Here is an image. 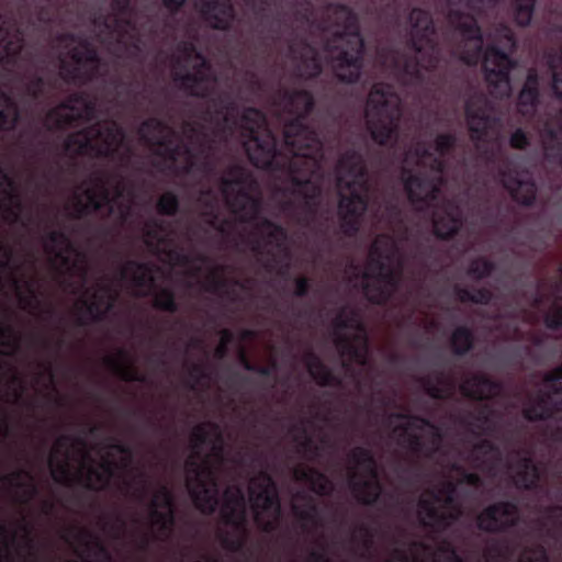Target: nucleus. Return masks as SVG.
<instances>
[{"mask_svg":"<svg viewBox=\"0 0 562 562\" xmlns=\"http://www.w3.org/2000/svg\"><path fill=\"white\" fill-rule=\"evenodd\" d=\"M101 290L102 293L93 294L92 301H81L86 313L93 323L104 322L117 300V294L109 285H104Z\"/></svg>","mask_w":562,"mask_h":562,"instance_id":"7c9ffc66","label":"nucleus"},{"mask_svg":"<svg viewBox=\"0 0 562 562\" xmlns=\"http://www.w3.org/2000/svg\"><path fill=\"white\" fill-rule=\"evenodd\" d=\"M167 128L168 125L161 119L151 116L139 124L137 135L144 144L153 147Z\"/></svg>","mask_w":562,"mask_h":562,"instance_id":"a19ab883","label":"nucleus"},{"mask_svg":"<svg viewBox=\"0 0 562 562\" xmlns=\"http://www.w3.org/2000/svg\"><path fill=\"white\" fill-rule=\"evenodd\" d=\"M311 27L316 35L311 42H304L295 56L297 76L313 78L326 61L340 81L358 80L363 41L355 13L345 5L329 4L319 20L311 21Z\"/></svg>","mask_w":562,"mask_h":562,"instance_id":"20e7f679","label":"nucleus"},{"mask_svg":"<svg viewBox=\"0 0 562 562\" xmlns=\"http://www.w3.org/2000/svg\"><path fill=\"white\" fill-rule=\"evenodd\" d=\"M294 508L304 532L313 539L307 550V562H331V555L345 549L360 559L372 560L374 532L369 525L361 524L358 530L352 531L350 539L345 541L334 530L341 524L337 513L331 514L330 526H328L324 513L314 499L311 498L303 509H299L296 505Z\"/></svg>","mask_w":562,"mask_h":562,"instance_id":"1a4fd4ad","label":"nucleus"},{"mask_svg":"<svg viewBox=\"0 0 562 562\" xmlns=\"http://www.w3.org/2000/svg\"><path fill=\"white\" fill-rule=\"evenodd\" d=\"M513 555L507 543L493 540L482 554L479 555V562H505Z\"/></svg>","mask_w":562,"mask_h":562,"instance_id":"a18cd8bd","label":"nucleus"},{"mask_svg":"<svg viewBox=\"0 0 562 562\" xmlns=\"http://www.w3.org/2000/svg\"><path fill=\"white\" fill-rule=\"evenodd\" d=\"M45 238L46 252L49 255H54V257L60 260L64 266H68L70 263V259L61 250L63 246L67 247L68 249L72 248L68 234L63 229H49L48 232H46Z\"/></svg>","mask_w":562,"mask_h":562,"instance_id":"58836bf2","label":"nucleus"},{"mask_svg":"<svg viewBox=\"0 0 562 562\" xmlns=\"http://www.w3.org/2000/svg\"><path fill=\"white\" fill-rule=\"evenodd\" d=\"M21 121V111L15 100L0 88V131L13 132Z\"/></svg>","mask_w":562,"mask_h":562,"instance_id":"e433bc0d","label":"nucleus"},{"mask_svg":"<svg viewBox=\"0 0 562 562\" xmlns=\"http://www.w3.org/2000/svg\"><path fill=\"white\" fill-rule=\"evenodd\" d=\"M132 1L133 0H112L111 7L112 10L116 13L117 24H122L124 26L135 29V23L130 18L133 9H132Z\"/></svg>","mask_w":562,"mask_h":562,"instance_id":"680f3d73","label":"nucleus"},{"mask_svg":"<svg viewBox=\"0 0 562 562\" xmlns=\"http://www.w3.org/2000/svg\"><path fill=\"white\" fill-rule=\"evenodd\" d=\"M100 124L94 123L77 132L69 134L64 142V150L72 158L93 155L95 156V142L93 136H101Z\"/></svg>","mask_w":562,"mask_h":562,"instance_id":"c756f323","label":"nucleus"},{"mask_svg":"<svg viewBox=\"0 0 562 562\" xmlns=\"http://www.w3.org/2000/svg\"><path fill=\"white\" fill-rule=\"evenodd\" d=\"M547 63L552 72V89L562 99V46L558 52L548 54Z\"/></svg>","mask_w":562,"mask_h":562,"instance_id":"8fccbe9b","label":"nucleus"},{"mask_svg":"<svg viewBox=\"0 0 562 562\" xmlns=\"http://www.w3.org/2000/svg\"><path fill=\"white\" fill-rule=\"evenodd\" d=\"M239 362L241 367L248 372L256 373L262 376H268L271 373V368L269 366L252 362L245 350H241L239 352Z\"/></svg>","mask_w":562,"mask_h":562,"instance_id":"69168bd1","label":"nucleus"},{"mask_svg":"<svg viewBox=\"0 0 562 562\" xmlns=\"http://www.w3.org/2000/svg\"><path fill=\"white\" fill-rule=\"evenodd\" d=\"M239 222L249 225L240 241L256 257L271 256L278 262L281 254V225L262 216V200L245 189H239L229 202Z\"/></svg>","mask_w":562,"mask_h":562,"instance_id":"9b49d317","label":"nucleus"},{"mask_svg":"<svg viewBox=\"0 0 562 562\" xmlns=\"http://www.w3.org/2000/svg\"><path fill=\"white\" fill-rule=\"evenodd\" d=\"M302 476L318 495H328L334 491L333 481L325 473L316 469L307 468L302 471Z\"/></svg>","mask_w":562,"mask_h":562,"instance_id":"79ce46f5","label":"nucleus"},{"mask_svg":"<svg viewBox=\"0 0 562 562\" xmlns=\"http://www.w3.org/2000/svg\"><path fill=\"white\" fill-rule=\"evenodd\" d=\"M226 267L218 265L213 267L210 274L206 278V291L211 293H222L228 290V280L224 278Z\"/></svg>","mask_w":562,"mask_h":562,"instance_id":"6e6d98bb","label":"nucleus"},{"mask_svg":"<svg viewBox=\"0 0 562 562\" xmlns=\"http://www.w3.org/2000/svg\"><path fill=\"white\" fill-rule=\"evenodd\" d=\"M465 117L477 150L490 159L501 145L503 114L482 93H474L465 103Z\"/></svg>","mask_w":562,"mask_h":562,"instance_id":"dca6fc26","label":"nucleus"},{"mask_svg":"<svg viewBox=\"0 0 562 562\" xmlns=\"http://www.w3.org/2000/svg\"><path fill=\"white\" fill-rule=\"evenodd\" d=\"M562 361L547 373L536 395L528 400L524 415L529 420L544 423V436L562 445Z\"/></svg>","mask_w":562,"mask_h":562,"instance_id":"ddd939ff","label":"nucleus"},{"mask_svg":"<svg viewBox=\"0 0 562 562\" xmlns=\"http://www.w3.org/2000/svg\"><path fill=\"white\" fill-rule=\"evenodd\" d=\"M442 10L447 12L448 21L460 43L452 49L456 57L469 65L477 64L481 59L490 92L495 98L510 94L509 70L514 61L508 53L515 47V38L510 27L497 24L487 35V44L483 50V38L476 25L475 15L492 8L497 0H440Z\"/></svg>","mask_w":562,"mask_h":562,"instance_id":"7ed1b4c3","label":"nucleus"},{"mask_svg":"<svg viewBox=\"0 0 562 562\" xmlns=\"http://www.w3.org/2000/svg\"><path fill=\"white\" fill-rule=\"evenodd\" d=\"M122 279L131 278L133 285L137 289L154 288L155 278L153 265L137 260H128L120 270Z\"/></svg>","mask_w":562,"mask_h":562,"instance_id":"72a5a7b5","label":"nucleus"},{"mask_svg":"<svg viewBox=\"0 0 562 562\" xmlns=\"http://www.w3.org/2000/svg\"><path fill=\"white\" fill-rule=\"evenodd\" d=\"M457 299L462 302H473V303H481V304H487L492 300V293L486 289H463V288H456L454 290Z\"/></svg>","mask_w":562,"mask_h":562,"instance_id":"bf43d9fd","label":"nucleus"},{"mask_svg":"<svg viewBox=\"0 0 562 562\" xmlns=\"http://www.w3.org/2000/svg\"><path fill=\"white\" fill-rule=\"evenodd\" d=\"M101 136H93L95 142V157L114 158L119 154V148L125 139L124 128L116 122L112 121L104 126L100 124Z\"/></svg>","mask_w":562,"mask_h":562,"instance_id":"c85d7f7f","label":"nucleus"},{"mask_svg":"<svg viewBox=\"0 0 562 562\" xmlns=\"http://www.w3.org/2000/svg\"><path fill=\"white\" fill-rule=\"evenodd\" d=\"M179 198L172 191L162 193L156 203L157 213L162 216H175L179 212Z\"/></svg>","mask_w":562,"mask_h":562,"instance_id":"4d7b16f0","label":"nucleus"},{"mask_svg":"<svg viewBox=\"0 0 562 562\" xmlns=\"http://www.w3.org/2000/svg\"><path fill=\"white\" fill-rule=\"evenodd\" d=\"M106 364L112 368L115 373L126 382H145L146 378L144 374L139 373L132 366H125L120 360L113 357H108L105 359Z\"/></svg>","mask_w":562,"mask_h":562,"instance_id":"3c124183","label":"nucleus"},{"mask_svg":"<svg viewBox=\"0 0 562 562\" xmlns=\"http://www.w3.org/2000/svg\"><path fill=\"white\" fill-rule=\"evenodd\" d=\"M539 78L535 69H529L525 85L518 97V110L524 116L537 113Z\"/></svg>","mask_w":562,"mask_h":562,"instance_id":"f704fd0d","label":"nucleus"},{"mask_svg":"<svg viewBox=\"0 0 562 562\" xmlns=\"http://www.w3.org/2000/svg\"><path fill=\"white\" fill-rule=\"evenodd\" d=\"M461 393L471 398H490L501 393V385L485 375L475 374L464 379L460 385Z\"/></svg>","mask_w":562,"mask_h":562,"instance_id":"2f4dec72","label":"nucleus"},{"mask_svg":"<svg viewBox=\"0 0 562 562\" xmlns=\"http://www.w3.org/2000/svg\"><path fill=\"white\" fill-rule=\"evenodd\" d=\"M24 32L15 19L0 13V52L2 61L15 66L24 48Z\"/></svg>","mask_w":562,"mask_h":562,"instance_id":"393cba45","label":"nucleus"},{"mask_svg":"<svg viewBox=\"0 0 562 562\" xmlns=\"http://www.w3.org/2000/svg\"><path fill=\"white\" fill-rule=\"evenodd\" d=\"M313 105V95L306 89L289 93L283 88V159L286 153L296 156L297 161L294 164L302 161L311 171V176L305 179L307 183H313L325 158V144L321 133L308 124L307 115Z\"/></svg>","mask_w":562,"mask_h":562,"instance_id":"9d476101","label":"nucleus"},{"mask_svg":"<svg viewBox=\"0 0 562 562\" xmlns=\"http://www.w3.org/2000/svg\"><path fill=\"white\" fill-rule=\"evenodd\" d=\"M52 477L56 483L71 487L75 484H80L88 491L100 492L104 490L110 480L114 475L115 463L110 460H104L100 468L102 471H98L94 468H89L88 472L83 475L81 472L74 474L71 473L68 463L58 462L55 463V459L52 456L49 458Z\"/></svg>","mask_w":562,"mask_h":562,"instance_id":"4be33fe9","label":"nucleus"},{"mask_svg":"<svg viewBox=\"0 0 562 562\" xmlns=\"http://www.w3.org/2000/svg\"><path fill=\"white\" fill-rule=\"evenodd\" d=\"M88 203L83 204L80 200L75 205V211L71 214L74 218H82L92 212H98L103 209V202L99 200L98 194L94 190L89 189L86 191Z\"/></svg>","mask_w":562,"mask_h":562,"instance_id":"603ef678","label":"nucleus"},{"mask_svg":"<svg viewBox=\"0 0 562 562\" xmlns=\"http://www.w3.org/2000/svg\"><path fill=\"white\" fill-rule=\"evenodd\" d=\"M411 44L407 52L381 53L379 63L403 85H423L432 80L440 61L432 21L429 14L414 9L408 18Z\"/></svg>","mask_w":562,"mask_h":562,"instance_id":"6e6552de","label":"nucleus"},{"mask_svg":"<svg viewBox=\"0 0 562 562\" xmlns=\"http://www.w3.org/2000/svg\"><path fill=\"white\" fill-rule=\"evenodd\" d=\"M3 178L8 186L11 188V191L5 192V196L10 203L3 206L4 218L11 220L13 223H19L21 221V212L24 209L23 202L21 196L13 192L15 188L14 181L7 175H4Z\"/></svg>","mask_w":562,"mask_h":562,"instance_id":"37998d69","label":"nucleus"},{"mask_svg":"<svg viewBox=\"0 0 562 562\" xmlns=\"http://www.w3.org/2000/svg\"><path fill=\"white\" fill-rule=\"evenodd\" d=\"M406 241V229L397 236L378 235L370 248L366 268L350 267L349 284L373 303L389 301L402 286L407 267L403 252Z\"/></svg>","mask_w":562,"mask_h":562,"instance_id":"0eeeda50","label":"nucleus"},{"mask_svg":"<svg viewBox=\"0 0 562 562\" xmlns=\"http://www.w3.org/2000/svg\"><path fill=\"white\" fill-rule=\"evenodd\" d=\"M341 422L331 404H314L301 422L300 445L314 458L333 453L337 448L336 436L340 431Z\"/></svg>","mask_w":562,"mask_h":562,"instance_id":"2eb2a0df","label":"nucleus"},{"mask_svg":"<svg viewBox=\"0 0 562 562\" xmlns=\"http://www.w3.org/2000/svg\"><path fill=\"white\" fill-rule=\"evenodd\" d=\"M46 117L54 123V128L65 130L81 121L83 114L79 111L74 113L55 106L47 112Z\"/></svg>","mask_w":562,"mask_h":562,"instance_id":"de8ad7c7","label":"nucleus"},{"mask_svg":"<svg viewBox=\"0 0 562 562\" xmlns=\"http://www.w3.org/2000/svg\"><path fill=\"white\" fill-rule=\"evenodd\" d=\"M493 269H494V266L492 262H490L483 258H479L471 263L470 269H469V274L474 278L480 279V278L490 276L492 273Z\"/></svg>","mask_w":562,"mask_h":562,"instance_id":"774afa93","label":"nucleus"},{"mask_svg":"<svg viewBox=\"0 0 562 562\" xmlns=\"http://www.w3.org/2000/svg\"><path fill=\"white\" fill-rule=\"evenodd\" d=\"M347 485L362 504H373L381 495L376 462L371 449L355 447L347 456Z\"/></svg>","mask_w":562,"mask_h":562,"instance_id":"f3484780","label":"nucleus"},{"mask_svg":"<svg viewBox=\"0 0 562 562\" xmlns=\"http://www.w3.org/2000/svg\"><path fill=\"white\" fill-rule=\"evenodd\" d=\"M331 339L339 366L328 368L314 352L305 356L311 376L322 386L346 387L349 384L360 394L370 393L372 401L380 392L374 368L368 357V338L358 311L350 306L339 310L333 321Z\"/></svg>","mask_w":562,"mask_h":562,"instance_id":"39448f33","label":"nucleus"},{"mask_svg":"<svg viewBox=\"0 0 562 562\" xmlns=\"http://www.w3.org/2000/svg\"><path fill=\"white\" fill-rule=\"evenodd\" d=\"M457 387V381L452 378L441 374L436 383L427 382L428 394L434 398H449L453 395Z\"/></svg>","mask_w":562,"mask_h":562,"instance_id":"09e8293b","label":"nucleus"},{"mask_svg":"<svg viewBox=\"0 0 562 562\" xmlns=\"http://www.w3.org/2000/svg\"><path fill=\"white\" fill-rule=\"evenodd\" d=\"M153 147H155V155L168 160L171 166L176 164L182 149L181 145L173 144L171 139L165 137L157 139Z\"/></svg>","mask_w":562,"mask_h":562,"instance_id":"864d4df0","label":"nucleus"},{"mask_svg":"<svg viewBox=\"0 0 562 562\" xmlns=\"http://www.w3.org/2000/svg\"><path fill=\"white\" fill-rule=\"evenodd\" d=\"M337 189L339 192L338 214L341 232L353 237L359 231L363 213L369 210L374 225L385 224L404 228L402 213L393 199L380 201L372 188L360 150H347L336 168Z\"/></svg>","mask_w":562,"mask_h":562,"instance_id":"423d86ee","label":"nucleus"},{"mask_svg":"<svg viewBox=\"0 0 562 562\" xmlns=\"http://www.w3.org/2000/svg\"><path fill=\"white\" fill-rule=\"evenodd\" d=\"M217 81L215 78V81H210L206 85L211 89V94L207 98H203L204 100H209L211 105L215 109V113L218 116L223 117V121L227 123L229 121V113L235 110V103L231 99L228 94H220L216 97H213L214 94V87L213 85Z\"/></svg>","mask_w":562,"mask_h":562,"instance_id":"c03bdc74","label":"nucleus"},{"mask_svg":"<svg viewBox=\"0 0 562 562\" xmlns=\"http://www.w3.org/2000/svg\"><path fill=\"white\" fill-rule=\"evenodd\" d=\"M224 502L221 507V517L226 526L234 529L236 535L220 531L221 546L232 553H241L247 539L248 512L246 496L241 487L229 486L224 491Z\"/></svg>","mask_w":562,"mask_h":562,"instance_id":"a211bd4d","label":"nucleus"},{"mask_svg":"<svg viewBox=\"0 0 562 562\" xmlns=\"http://www.w3.org/2000/svg\"><path fill=\"white\" fill-rule=\"evenodd\" d=\"M176 48L187 63L191 59H195L196 63L193 65L192 71L176 72L173 80L188 95L207 98L211 94V89L206 83L215 81L210 61L198 49L193 41H180Z\"/></svg>","mask_w":562,"mask_h":562,"instance_id":"412c9836","label":"nucleus"},{"mask_svg":"<svg viewBox=\"0 0 562 562\" xmlns=\"http://www.w3.org/2000/svg\"><path fill=\"white\" fill-rule=\"evenodd\" d=\"M536 127L539 130L546 157L562 164V109L555 113L538 116Z\"/></svg>","mask_w":562,"mask_h":562,"instance_id":"b1692460","label":"nucleus"},{"mask_svg":"<svg viewBox=\"0 0 562 562\" xmlns=\"http://www.w3.org/2000/svg\"><path fill=\"white\" fill-rule=\"evenodd\" d=\"M246 9L252 14L258 26L267 27L280 20L281 0H244Z\"/></svg>","mask_w":562,"mask_h":562,"instance_id":"473e14b6","label":"nucleus"},{"mask_svg":"<svg viewBox=\"0 0 562 562\" xmlns=\"http://www.w3.org/2000/svg\"><path fill=\"white\" fill-rule=\"evenodd\" d=\"M1 481L10 486L23 490L21 503H27L38 494V488L33 482V476L29 471L19 469L8 475H3Z\"/></svg>","mask_w":562,"mask_h":562,"instance_id":"4c0bfd02","label":"nucleus"},{"mask_svg":"<svg viewBox=\"0 0 562 562\" xmlns=\"http://www.w3.org/2000/svg\"><path fill=\"white\" fill-rule=\"evenodd\" d=\"M245 183V170L239 165H232L226 170V176L221 178V190L227 195L234 187H241Z\"/></svg>","mask_w":562,"mask_h":562,"instance_id":"5fc2aeb1","label":"nucleus"},{"mask_svg":"<svg viewBox=\"0 0 562 562\" xmlns=\"http://www.w3.org/2000/svg\"><path fill=\"white\" fill-rule=\"evenodd\" d=\"M55 87L54 82H48L42 75L33 74L25 83V93L34 101L42 99L45 95L46 87Z\"/></svg>","mask_w":562,"mask_h":562,"instance_id":"13d9d810","label":"nucleus"},{"mask_svg":"<svg viewBox=\"0 0 562 562\" xmlns=\"http://www.w3.org/2000/svg\"><path fill=\"white\" fill-rule=\"evenodd\" d=\"M240 136L247 157L256 168L274 171L281 169V148L261 110L249 106L243 111Z\"/></svg>","mask_w":562,"mask_h":562,"instance_id":"f8f14e48","label":"nucleus"},{"mask_svg":"<svg viewBox=\"0 0 562 562\" xmlns=\"http://www.w3.org/2000/svg\"><path fill=\"white\" fill-rule=\"evenodd\" d=\"M190 379L193 381L189 387L191 390L202 381H209L211 379L210 372L204 363H192L188 370Z\"/></svg>","mask_w":562,"mask_h":562,"instance_id":"338daca9","label":"nucleus"},{"mask_svg":"<svg viewBox=\"0 0 562 562\" xmlns=\"http://www.w3.org/2000/svg\"><path fill=\"white\" fill-rule=\"evenodd\" d=\"M202 19L213 30L229 31L236 19L231 0H196Z\"/></svg>","mask_w":562,"mask_h":562,"instance_id":"a878e982","label":"nucleus"},{"mask_svg":"<svg viewBox=\"0 0 562 562\" xmlns=\"http://www.w3.org/2000/svg\"><path fill=\"white\" fill-rule=\"evenodd\" d=\"M248 498L255 522L269 530L281 521V496L271 475L260 471L249 481Z\"/></svg>","mask_w":562,"mask_h":562,"instance_id":"6ab92c4d","label":"nucleus"},{"mask_svg":"<svg viewBox=\"0 0 562 562\" xmlns=\"http://www.w3.org/2000/svg\"><path fill=\"white\" fill-rule=\"evenodd\" d=\"M153 499H157L158 509L164 508L165 512H176L173 493L167 485H161Z\"/></svg>","mask_w":562,"mask_h":562,"instance_id":"0e129e2a","label":"nucleus"},{"mask_svg":"<svg viewBox=\"0 0 562 562\" xmlns=\"http://www.w3.org/2000/svg\"><path fill=\"white\" fill-rule=\"evenodd\" d=\"M477 415L467 422L468 429L475 435L487 434L494 428V412L487 404L479 403L475 407Z\"/></svg>","mask_w":562,"mask_h":562,"instance_id":"ea45409f","label":"nucleus"},{"mask_svg":"<svg viewBox=\"0 0 562 562\" xmlns=\"http://www.w3.org/2000/svg\"><path fill=\"white\" fill-rule=\"evenodd\" d=\"M150 518L153 526L156 527L155 538L161 541L168 540L176 526V512L159 510L157 499H151Z\"/></svg>","mask_w":562,"mask_h":562,"instance_id":"c9c22d12","label":"nucleus"},{"mask_svg":"<svg viewBox=\"0 0 562 562\" xmlns=\"http://www.w3.org/2000/svg\"><path fill=\"white\" fill-rule=\"evenodd\" d=\"M207 438L209 432L205 425L194 427L191 441L195 456L190 457L187 461V469L191 474L187 480V487L196 509L203 515L211 516L220 505L217 479L211 465L206 462H198V450L207 441Z\"/></svg>","mask_w":562,"mask_h":562,"instance_id":"4468645a","label":"nucleus"},{"mask_svg":"<svg viewBox=\"0 0 562 562\" xmlns=\"http://www.w3.org/2000/svg\"><path fill=\"white\" fill-rule=\"evenodd\" d=\"M451 345L456 353L463 355L472 346V334L469 328L461 326L454 329Z\"/></svg>","mask_w":562,"mask_h":562,"instance_id":"052dcab7","label":"nucleus"},{"mask_svg":"<svg viewBox=\"0 0 562 562\" xmlns=\"http://www.w3.org/2000/svg\"><path fill=\"white\" fill-rule=\"evenodd\" d=\"M366 122L371 137L380 145L403 144L402 179L415 209L431 220L441 238L453 235L462 225L463 196L448 198L443 192L442 157L454 146L456 138L440 134L435 144L413 139L407 147L397 128L402 115L401 99L390 85L373 86L367 101Z\"/></svg>","mask_w":562,"mask_h":562,"instance_id":"f03ea898","label":"nucleus"},{"mask_svg":"<svg viewBox=\"0 0 562 562\" xmlns=\"http://www.w3.org/2000/svg\"><path fill=\"white\" fill-rule=\"evenodd\" d=\"M501 181L516 201L529 205L536 199L537 189L528 172H519L507 166L501 172Z\"/></svg>","mask_w":562,"mask_h":562,"instance_id":"cd10ccee","label":"nucleus"},{"mask_svg":"<svg viewBox=\"0 0 562 562\" xmlns=\"http://www.w3.org/2000/svg\"><path fill=\"white\" fill-rule=\"evenodd\" d=\"M536 0H513L514 16L517 24L525 26L531 21Z\"/></svg>","mask_w":562,"mask_h":562,"instance_id":"e2e57ef3","label":"nucleus"},{"mask_svg":"<svg viewBox=\"0 0 562 562\" xmlns=\"http://www.w3.org/2000/svg\"><path fill=\"white\" fill-rule=\"evenodd\" d=\"M60 41L78 42V46L69 52L74 65L60 59L59 76L67 85L85 86L92 82L99 76L101 58L97 48L86 38H80L72 33H64Z\"/></svg>","mask_w":562,"mask_h":562,"instance_id":"aec40b11","label":"nucleus"},{"mask_svg":"<svg viewBox=\"0 0 562 562\" xmlns=\"http://www.w3.org/2000/svg\"><path fill=\"white\" fill-rule=\"evenodd\" d=\"M517 520V505L512 502H499L486 507L477 516V526L485 531H501L514 526Z\"/></svg>","mask_w":562,"mask_h":562,"instance_id":"bb28decb","label":"nucleus"},{"mask_svg":"<svg viewBox=\"0 0 562 562\" xmlns=\"http://www.w3.org/2000/svg\"><path fill=\"white\" fill-rule=\"evenodd\" d=\"M562 536V506L554 505L548 507L541 516V526L538 529V539L536 542L524 546V550L518 562H548L544 543L548 539H558Z\"/></svg>","mask_w":562,"mask_h":562,"instance_id":"5701e85b","label":"nucleus"},{"mask_svg":"<svg viewBox=\"0 0 562 562\" xmlns=\"http://www.w3.org/2000/svg\"><path fill=\"white\" fill-rule=\"evenodd\" d=\"M435 465L432 477L418 501L412 498L407 504L400 492L383 499L382 512L395 514L406 507L416 508L419 522L434 533L435 546L413 541L395 542L390 557L384 562H463L457 554L452 542L443 535L463 513V503L459 499L465 490L474 497L481 485V479L470 473L464 465L480 469L492 477L506 476L517 487L532 488L540 481L541 470L531 458H417Z\"/></svg>","mask_w":562,"mask_h":562,"instance_id":"f257e3e1","label":"nucleus"},{"mask_svg":"<svg viewBox=\"0 0 562 562\" xmlns=\"http://www.w3.org/2000/svg\"><path fill=\"white\" fill-rule=\"evenodd\" d=\"M153 305L156 310L175 314L179 311L176 293L171 288L165 286L155 291Z\"/></svg>","mask_w":562,"mask_h":562,"instance_id":"49530a36","label":"nucleus"}]
</instances>
